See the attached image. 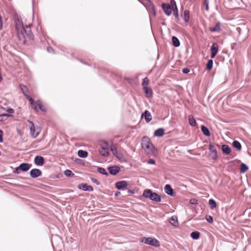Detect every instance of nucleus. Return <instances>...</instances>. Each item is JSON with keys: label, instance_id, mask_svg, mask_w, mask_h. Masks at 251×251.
Masks as SVG:
<instances>
[{"label": "nucleus", "instance_id": "nucleus-19", "mask_svg": "<svg viewBox=\"0 0 251 251\" xmlns=\"http://www.w3.org/2000/svg\"><path fill=\"white\" fill-rule=\"evenodd\" d=\"M142 116L145 117V120L146 122L148 123L150 122L152 119L151 114L148 110H146L144 112V113L142 114Z\"/></svg>", "mask_w": 251, "mask_h": 251}, {"label": "nucleus", "instance_id": "nucleus-41", "mask_svg": "<svg viewBox=\"0 0 251 251\" xmlns=\"http://www.w3.org/2000/svg\"><path fill=\"white\" fill-rule=\"evenodd\" d=\"M110 150L112 151L113 154L114 155L117 156V150L114 145H111L110 146Z\"/></svg>", "mask_w": 251, "mask_h": 251}, {"label": "nucleus", "instance_id": "nucleus-56", "mask_svg": "<svg viewBox=\"0 0 251 251\" xmlns=\"http://www.w3.org/2000/svg\"><path fill=\"white\" fill-rule=\"evenodd\" d=\"M128 193H131V194H134V192L133 190H128Z\"/></svg>", "mask_w": 251, "mask_h": 251}, {"label": "nucleus", "instance_id": "nucleus-24", "mask_svg": "<svg viewBox=\"0 0 251 251\" xmlns=\"http://www.w3.org/2000/svg\"><path fill=\"white\" fill-rule=\"evenodd\" d=\"M173 45L175 47H178L180 46V42L179 39L176 36H173L172 38Z\"/></svg>", "mask_w": 251, "mask_h": 251}, {"label": "nucleus", "instance_id": "nucleus-35", "mask_svg": "<svg viewBox=\"0 0 251 251\" xmlns=\"http://www.w3.org/2000/svg\"><path fill=\"white\" fill-rule=\"evenodd\" d=\"M200 236V233L198 231H193L191 233V237L193 239H198Z\"/></svg>", "mask_w": 251, "mask_h": 251}, {"label": "nucleus", "instance_id": "nucleus-46", "mask_svg": "<svg viewBox=\"0 0 251 251\" xmlns=\"http://www.w3.org/2000/svg\"><path fill=\"white\" fill-rule=\"evenodd\" d=\"M190 203L192 204H197L198 200L196 199H192L190 200Z\"/></svg>", "mask_w": 251, "mask_h": 251}, {"label": "nucleus", "instance_id": "nucleus-37", "mask_svg": "<svg viewBox=\"0 0 251 251\" xmlns=\"http://www.w3.org/2000/svg\"><path fill=\"white\" fill-rule=\"evenodd\" d=\"M149 83V80L147 77H145L142 82V86L143 88L148 87Z\"/></svg>", "mask_w": 251, "mask_h": 251}, {"label": "nucleus", "instance_id": "nucleus-16", "mask_svg": "<svg viewBox=\"0 0 251 251\" xmlns=\"http://www.w3.org/2000/svg\"><path fill=\"white\" fill-rule=\"evenodd\" d=\"M79 188L84 191H92L93 190L92 186L88 185L86 184L82 183L79 185Z\"/></svg>", "mask_w": 251, "mask_h": 251}, {"label": "nucleus", "instance_id": "nucleus-6", "mask_svg": "<svg viewBox=\"0 0 251 251\" xmlns=\"http://www.w3.org/2000/svg\"><path fill=\"white\" fill-rule=\"evenodd\" d=\"M161 6L165 14L167 16H170L173 10L170 4L169 3H162Z\"/></svg>", "mask_w": 251, "mask_h": 251}, {"label": "nucleus", "instance_id": "nucleus-28", "mask_svg": "<svg viewBox=\"0 0 251 251\" xmlns=\"http://www.w3.org/2000/svg\"><path fill=\"white\" fill-rule=\"evenodd\" d=\"M170 223L174 226L177 227L178 226L177 218L176 217L173 216L171 218Z\"/></svg>", "mask_w": 251, "mask_h": 251}, {"label": "nucleus", "instance_id": "nucleus-60", "mask_svg": "<svg viewBox=\"0 0 251 251\" xmlns=\"http://www.w3.org/2000/svg\"><path fill=\"white\" fill-rule=\"evenodd\" d=\"M4 116H11L10 115L8 114H5L3 115Z\"/></svg>", "mask_w": 251, "mask_h": 251}, {"label": "nucleus", "instance_id": "nucleus-8", "mask_svg": "<svg viewBox=\"0 0 251 251\" xmlns=\"http://www.w3.org/2000/svg\"><path fill=\"white\" fill-rule=\"evenodd\" d=\"M210 50L211 52V57L214 58L218 51V45L216 43H213Z\"/></svg>", "mask_w": 251, "mask_h": 251}, {"label": "nucleus", "instance_id": "nucleus-30", "mask_svg": "<svg viewBox=\"0 0 251 251\" xmlns=\"http://www.w3.org/2000/svg\"><path fill=\"white\" fill-rule=\"evenodd\" d=\"M209 150L212 153H217V150L215 147L214 144L213 143H210L209 146Z\"/></svg>", "mask_w": 251, "mask_h": 251}, {"label": "nucleus", "instance_id": "nucleus-47", "mask_svg": "<svg viewBox=\"0 0 251 251\" xmlns=\"http://www.w3.org/2000/svg\"><path fill=\"white\" fill-rule=\"evenodd\" d=\"M171 4L172 7V9L176 6V4L175 0H171Z\"/></svg>", "mask_w": 251, "mask_h": 251}, {"label": "nucleus", "instance_id": "nucleus-49", "mask_svg": "<svg viewBox=\"0 0 251 251\" xmlns=\"http://www.w3.org/2000/svg\"><path fill=\"white\" fill-rule=\"evenodd\" d=\"M3 132L0 129V143L3 142Z\"/></svg>", "mask_w": 251, "mask_h": 251}, {"label": "nucleus", "instance_id": "nucleus-50", "mask_svg": "<svg viewBox=\"0 0 251 251\" xmlns=\"http://www.w3.org/2000/svg\"><path fill=\"white\" fill-rule=\"evenodd\" d=\"M21 171L22 170L20 169V166H19L16 168L15 170L14 171V173L16 174H19L21 173Z\"/></svg>", "mask_w": 251, "mask_h": 251}, {"label": "nucleus", "instance_id": "nucleus-13", "mask_svg": "<svg viewBox=\"0 0 251 251\" xmlns=\"http://www.w3.org/2000/svg\"><path fill=\"white\" fill-rule=\"evenodd\" d=\"M144 91L146 94V96L148 98H150L152 97L153 91L152 89L149 87L143 88Z\"/></svg>", "mask_w": 251, "mask_h": 251}, {"label": "nucleus", "instance_id": "nucleus-12", "mask_svg": "<svg viewBox=\"0 0 251 251\" xmlns=\"http://www.w3.org/2000/svg\"><path fill=\"white\" fill-rule=\"evenodd\" d=\"M34 163L37 166H42L44 163V158L41 156H36L34 158Z\"/></svg>", "mask_w": 251, "mask_h": 251}, {"label": "nucleus", "instance_id": "nucleus-59", "mask_svg": "<svg viewBox=\"0 0 251 251\" xmlns=\"http://www.w3.org/2000/svg\"><path fill=\"white\" fill-rule=\"evenodd\" d=\"M151 13H152L154 16L156 15L155 10H154L153 12H151Z\"/></svg>", "mask_w": 251, "mask_h": 251}, {"label": "nucleus", "instance_id": "nucleus-27", "mask_svg": "<svg viewBox=\"0 0 251 251\" xmlns=\"http://www.w3.org/2000/svg\"><path fill=\"white\" fill-rule=\"evenodd\" d=\"M221 24L219 22L217 23L214 27H211L210 30L211 32L219 31L221 30Z\"/></svg>", "mask_w": 251, "mask_h": 251}, {"label": "nucleus", "instance_id": "nucleus-38", "mask_svg": "<svg viewBox=\"0 0 251 251\" xmlns=\"http://www.w3.org/2000/svg\"><path fill=\"white\" fill-rule=\"evenodd\" d=\"M209 204L210 205L211 209H213L216 207V202L215 200L210 199L209 201Z\"/></svg>", "mask_w": 251, "mask_h": 251}, {"label": "nucleus", "instance_id": "nucleus-5", "mask_svg": "<svg viewBox=\"0 0 251 251\" xmlns=\"http://www.w3.org/2000/svg\"><path fill=\"white\" fill-rule=\"evenodd\" d=\"M25 36H26L29 39L33 40L34 39V34L32 33L29 25H26L23 29Z\"/></svg>", "mask_w": 251, "mask_h": 251}, {"label": "nucleus", "instance_id": "nucleus-3", "mask_svg": "<svg viewBox=\"0 0 251 251\" xmlns=\"http://www.w3.org/2000/svg\"><path fill=\"white\" fill-rule=\"evenodd\" d=\"M143 196L146 198H149L151 201L156 202H160L161 200L160 195L155 192H153L150 189L145 190L143 192Z\"/></svg>", "mask_w": 251, "mask_h": 251}, {"label": "nucleus", "instance_id": "nucleus-22", "mask_svg": "<svg viewBox=\"0 0 251 251\" xmlns=\"http://www.w3.org/2000/svg\"><path fill=\"white\" fill-rule=\"evenodd\" d=\"M188 121H189V124L192 126H196L197 125V123L196 120L194 119L193 116L189 115L188 116Z\"/></svg>", "mask_w": 251, "mask_h": 251}, {"label": "nucleus", "instance_id": "nucleus-26", "mask_svg": "<svg viewBox=\"0 0 251 251\" xmlns=\"http://www.w3.org/2000/svg\"><path fill=\"white\" fill-rule=\"evenodd\" d=\"M88 154L87 151L83 150H79L77 152L78 156L81 158L86 157Z\"/></svg>", "mask_w": 251, "mask_h": 251}, {"label": "nucleus", "instance_id": "nucleus-32", "mask_svg": "<svg viewBox=\"0 0 251 251\" xmlns=\"http://www.w3.org/2000/svg\"><path fill=\"white\" fill-rule=\"evenodd\" d=\"M97 171L99 173L103 174L106 176H109V174L106 171L105 169H104L103 168L98 167L97 168Z\"/></svg>", "mask_w": 251, "mask_h": 251}, {"label": "nucleus", "instance_id": "nucleus-17", "mask_svg": "<svg viewBox=\"0 0 251 251\" xmlns=\"http://www.w3.org/2000/svg\"><path fill=\"white\" fill-rule=\"evenodd\" d=\"M20 88H21L22 92L23 93L24 95H25V96L26 98L28 96H30L29 95V93H30L29 91L26 86H25L23 84H21Z\"/></svg>", "mask_w": 251, "mask_h": 251}, {"label": "nucleus", "instance_id": "nucleus-48", "mask_svg": "<svg viewBox=\"0 0 251 251\" xmlns=\"http://www.w3.org/2000/svg\"><path fill=\"white\" fill-rule=\"evenodd\" d=\"M91 180L95 183H96V184L97 185H99L100 184L99 181L96 179V178H91Z\"/></svg>", "mask_w": 251, "mask_h": 251}, {"label": "nucleus", "instance_id": "nucleus-34", "mask_svg": "<svg viewBox=\"0 0 251 251\" xmlns=\"http://www.w3.org/2000/svg\"><path fill=\"white\" fill-rule=\"evenodd\" d=\"M249 170V167L244 163H241L240 166V172L242 173L246 172Z\"/></svg>", "mask_w": 251, "mask_h": 251}, {"label": "nucleus", "instance_id": "nucleus-58", "mask_svg": "<svg viewBox=\"0 0 251 251\" xmlns=\"http://www.w3.org/2000/svg\"><path fill=\"white\" fill-rule=\"evenodd\" d=\"M47 50H48V51L49 52H50L51 50H52V49L51 48H48L47 49Z\"/></svg>", "mask_w": 251, "mask_h": 251}, {"label": "nucleus", "instance_id": "nucleus-25", "mask_svg": "<svg viewBox=\"0 0 251 251\" xmlns=\"http://www.w3.org/2000/svg\"><path fill=\"white\" fill-rule=\"evenodd\" d=\"M201 129L203 134L206 136H209L210 135V132L208 128L204 126H201Z\"/></svg>", "mask_w": 251, "mask_h": 251}, {"label": "nucleus", "instance_id": "nucleus-10", "mask_svg": "<svg viewBox=\"0 0 251 251\" xmlns=\"http://www.w3.org/2000/svg\"><path fill=\"white\" fill-rule=\"evenodd\" d=\"M30 175L32 178H36L42 175V172L38 169H33L30 172Z\"/></svg>", "mask_w": 251, "mask_h": 251}, {"label": "nucleus", "instance_id": "nucleus-15", "mask_svg": "<svg viewBox=\"0 0 251 251\" xmlns=\"http://www.w3.org/2000/svg\"><path fill=\"white\" fill-rule=\"evenodd\" d=\"M32 165L28 164L23 163L20 165V169L24 172H26L28 171L31 167Z\"/></svg>", "mask_w": 251, "mask_h": 251}, {"label": "nucleus", "instance_id": "nucleus-44", "mask_svg": "<svg viewBox=\"0 0 251 251\" xmlns=\"http://www.w3.org/2000/svg\"><path fill=\"white\" fill-rule=\"evenodd\" d=\"M208 0H204L203 1V5L205 6V9L206 11L208 10Z\"/></svg>", "mask_w": 251, "mask_h": 251}, {"label": "nucleus", "instance_id": "nucleus-1", "mask_svg": "<svg viewBox=\"0 0 251 251\" xmlns=\"http://www.w3.org/2000/svg\"><path fill=\"white\" fill-rule=\"evenodd\" d=\"M14 22L15 27L17 31V36L19 40L24 45L26 44V39L23 33V29L24 28L23 23L18 15H15Z\"/></svg>", "mask_w": 251, "mask_h": 251}, {"label": "nucleus", "instance_id": "nucleus-57", "mask_svg": "<svg viewBox=\"0 0 251 251\" xmlns=\"http://www.w3.org/2000/svg\"><path fill=\"white\" fill-rule=\"evenodd\" d=\"M120 194V192L117 191V192H116L115 193V195L116 196H119Z\"/></svg>", "mask_w": 251, "mask_h": 251}, {"label": "nucleus", "instance_id": "nucleus-54", "mask_svg": "<svg viewBox=\"0 0 251 251\" xmlns=\"http://www.w3.org/2000/svg\"><path fill=\"white\" fill-rule=\"evenodd\" d=\"M213 155L212 156V159L214 160H216L218 158V154L217 153H213Z\"/></svg>", "mask_w": 251, "mask_h": 251}, {"label": "nucleus", "instance_id": "nucleus-29", "mask_svg": "<svg viewBox=\"0 0 251 251\" xmlns=\"http://www.w3.org/2000/svg\"><path fill=\"white\" fill-rule=\"evenodd\" d=\"M232 146L234 148H236L238 151H240L241 150L242 147L241 144L236 140H235L232 142Z\"/></svg>", "mask_w": 251, "mask_h": 251}, {"label": "nucleus", "instance_id": "nucleus-39", "mask_svg": "<svg viewBox=\"0 0 251 251\" xmlns=\"http://www.w3.org/2000/svg\"><path fill=\"white\" fill-rule=\"evenodd\" d=\"M174 15L176 18V19L178 21L179 20L178 12L177 6L173 9Z\"/></svg>", "mask_w": 251, "mask_h": 251}, {"label": "nucleus", "instance_id": "nucleus-18", "mask_svg": "<svg viewBox=\"0 0 251 251\" xmlns=\"http://www.w3.org/2000/svg\"><path fill=\"white\" fill-rule=\"evenodd\" d=\"M221 150L223 153L226 154H229L231 152V149L229 146L227 145H222Z\"/></svg>", "mask_w": 251, "mask_h": 251}, {"label": "nucleus", "instance_id": "nucleus-45", "mask_svg": "<svg viewBox=\"0 0 251 251\" xmlns=\"http://www.w3.org/2000/svg\"><path fill=\"white\" fill-rule=\"evenodd\" d=\"M26 98L29 101L31 105H34L35 103L34 100L30 96H28Z\"/></svg>", "mask_w": 251, "mask_h": 251}, {"label": "nucleus", "instance_id": "nucleus-7", "mask_svg": "<svg viewBox=\"0 0 251 251\" xmlns=\"http://www.w3.org/2000/svg\"><path fill=\"white\" fill-rule=\"evenodd\" d=\"M108 170L111 175L115 176L120 172V168L118 166L115 165L109 167Z\"/></svg>", "mask_w": 251, "mask_h": 251}, {"label": "nucleus", "instance_id": "nucleus-2", "mask_svg": "<svg viewBox=\"0 0 251 251\" xmlns=\"http://www.w3.org/2000/svg\"><path fill=\"white\" fill-rule=\"evenodd\" d=\"M141 146L143 149L148 153H152L154 151L153 144L147 137H144L142 140Z\"/></svg>", "mask_w": 251, "mask_h": 251}, {"label": "nucleus", "instance_id": "nucleus-11", "mask_svg": "<svg viewBox=\"0 0 251 251\" xmlns=\"http://www.w3.org/2000/svg\"><path fill=\"white\" fill-rule=\"evenodd\" d=\"M28 122H29L30 124V134L31 136L33 138H36L39 134V132H35V126L34 125V123L29 120L27 121Z\"/></svg>", "mask_w": 251, "mask_h": 251}, {"label": "nucleus", "instance_id": "nucleus-52", "mask_svg": "<svg viewBox=\"0 0 251 251\" xmlns=\"http://www.w3.org/2000/svg\"><path fill=\"white\" fill-rule=\"evenodd\" d=\"M148 163L150 164H155V161L153 159H150L148 161Z\"/></svg>", "mask_w": 251, "mask_h": 251}, {"label": "nucleus", "instance_id": "nucleus-23", "mask_svg": "<svg viewBox=\"0 0 251 251\" xmlns=\"http://www.w3.org/2000/svg\"><path fill=\"white\" fill-rule=\"evenodd\" d=\"M189 14H190L189 11L188 10H185L184 11L183 19L186 24H187L189 20V18H190Z\"/></svg>", "mask_w": 251, "mask_h": 251}, {"label": "nucleus", "instance_id": "nucleus-4", "mask_svg": "<svg viewBox=\"0 0 251 251\" xmlns=\"http://www.w3.org/2000/svg\"><path fill=\"white\" fill-rule=\"evenodd\" d=\"M142 242L146 244L155 247H158L160 246V243L157 239L151 237H143L142 239Z\"/></svg>", "mask_w": 251, "mask_h": 251}, {"label": "nucleus", "instance_id": "nucleus-36", "mask_svg": "<svg viewBox=\"0 0 251 251\" xmlns=\"http://www.w3.org/2000/svg\"><path fill=\"white\" fill-rule=\"evenodd\" d=\"M99 152L101 155L104 157H107L109 155L108 150H107L100 149Z\"/></svg>", "mask_w": 251, "mask_h": 251}, {"label": "nucleus", "instance_id": "nucleus-51", "mask_svg": "<svg viewBox=\"0 0 251 251\" xmlns=\"http://www.w3.org/2000/svg\"><path fill=\"white\" fill-rule=\"evenodd\" d=\"M190 72V70L189 69L187 68H183L182 69V72L184 73V74H187L189 72Z\"/></svg>", "mask_w": 251, "mask_h": 251}, {"label": "nucleus", "instance_id": "nucleus-31", "mask_svg": "<svg viewBox=\"0 0 251 251\" xmlns=\"http://www.w3.org/2000/svg\"><path fill=\"white\" fill-rule=\"evenodd\" d=\"M36 103L37 105L38 106L39 109H40L42 111H46V108L42 104V101L40 100H38L37 101H36Z\"/></svg>", "mask_w": 251, "mask_h": 251}, {"label": "nucleus", "instance_id": "nucleus-20", "mask_svg": "<svg viewBox=\"0 0 251 251\" xmlns=\"http://www.w3.org/2000/svg\"><path fill=\"white\" fill-rule=\"evenodd\" d=\"M147 10L150 13L153 12L155 10V7L152 2L148 0L147 1Z\"/></svg>", "mask_w": 251, "mask_h": 251}, {"label": "nucleus", "instance_id": "nucleus-14", "mask_svg": "<svg viewBox=\"0 0 251 251\" xmlns=\"http://www.w3.org/2000/svg\"><path fill=\"white\" fill-rule=\"evenodd\" d=\"M164 191L168 195L171 196H174V190L169 184H167L165 186Z\"/></svg>", "mask_w": 251, "mask_h": 251}, {"label": "nucleus", "instance_id": "nucleus-42", "mask_svg": "<svg viewBox=\"0 0 251 251\" xmlns=\"http://www.w3.org/2000/svg\"><path fill=\"white\" fill-rule=\"evenodd\" d=\"M64 174L66 176H74V174L72 173V172L69 170H66L65 172H64Z\"/></svg>", "mask_w": 251, "mask_h": 251}, {"label": "nucleus", "instance_id": "nucleus-40", "mask_svg": "<svg viewBox=\"0 0 251 251\" xmlns=\"http://www.w3.org/2000/svg\"><path fill=\"white\" fill-rule=\"evenodd\" d=\"M213 62L212 60L210 59L208 61L206 65V69L207 70H211L213 67Z\"/></svg>", "mask_w": 251, "mask_h": 251}, {"label": "nucleus", "instance_id": "nucleus-55", "mask_svg": "<svg viewBox=\"0 0 251 251\" xmlns=\"http://www.w3.org/2000/svg\"><path fill=\"white\" fill-rule=\"evenodd\" d=\"M8 111L10 113H14V110L12 108H10L8 110Z\"/></svg>", "mask_w": 251, "mask_h": 251}, {"label": "nucleus", "instance_id": "nucleus-53", "mask_svg": "<svg viewBox=\"0 0 251 251\" xmlns=\"http://www.w3.org/2000/svg\"><path fill=\"white\" fill-rule=\"evenodd\" d=\"M33 109L35 110L36 111H38V108L37 106L36 103H34V105H31Z\"/></svg>", "mask_w": 251, "mask_h": 251}, {"label": "nucleus", "instance_id": "nucleus-43", "mask_svg": "<svg viewBox=\"0 0 251 251\" xmlns=\"http://www.w3.org/2000/svg\"><path fill=\"white\" fill-rule=\"evenodd\" d=\"M206 221L209 223H212L213 222V218L211 216H207L206 217Z\"/></svg>", "mask_w": 251, "mask_h": 251}, {"label": "nucleus", "instance_id": "nucleus-21", "mask_svg": "<svg viewBox=\"0 0 251 251\" xmlns=\"http://www.w3.org/2000/svg\"><path fill=\"white\" fill-rule=\"evenodd\" d=\"M164 134V129L160 128L156 130L154 132V135L156 137H161Z\"/></svg>", "mask_w": 251, "mask_h": 251}, {"label": "nucleus", "instance_id": "nucleus-33", "mask_svg": "<svg viewBox=\"0 0 251 251\" xmlns=\"http://www.w3.org/2000/svg\"><path fill=\"white\" fill-rule=\"evenodd\" d=\"M100 146L101 147L100 149L108 150L109 145L107 142L105 141H102L100 143Z\"/></svg>", "mask_w": 251, "mask_h": 251}, {"label": "nucleus", "instance_id": "nucleus-9", "mask_svg": "<svg viewBox=\"0 0 251 251\" xmlns=\"http://www.w3.org/2000/svg\"><path fill=\"white\" fill-rule=\"evenodd\" d=\"M115 186L116 188L119 190L126 189L127 183L126 181L123 180L116 182Z\"/></svg>", "mask_w": 251, "mask_h": 251}]
</instances>
